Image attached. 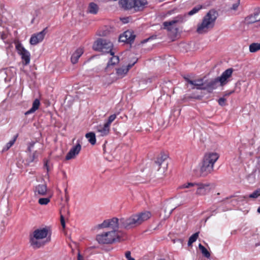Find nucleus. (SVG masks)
Returning <instances> with one entry per match:
<instances>
[{
  "label": "nucleus",
  "mask_w": 260,
  "mask_h": 260,
  "mask_svg": "<svg viewBox=\"0 0 260 260\" xmlns=\"http://www.w3.org/2000/svg\"><path fill=\"white\" fill-rule=\"evenodd\" d=\"M158 260H165V259H162V258H160V259H159Z\"/></svg>",
  "instance_id": "bf43d9fd"
},
{
  "label": "nucleus",
  "mask_w": 260,
  "mask_h": 260,
  "mask_svg": "<svg viewBox=\"0 0 260 260\" xmlns=\"http://www.w3.org/2000/svg\"><path fill=\"white\" fill-rule=\"evenodd\" d=\"M235 92V90L226 91L223 92V96H229Z\"/></svg>",
  "instance_id": "37998d69"
},
{
  "label": "nucleus",
  "mask_w": 260,
  "mask_h": 260,
  "mask_svg": "<svg viewBox=\"0 0 260 260\" xmlns=\"http://www.w3.org/2000/svg\"><path fill=\"white\" fill-rule=\"evenodd\" d=\"M149 39H150V38H148V39L144 40V42H145L147 41Z\"/></svg>",
  "instance_id": "4d7b16f0"
},
{
  "label": "nucleus",
  "mask_w": 260,
  "mask_h": 260,
  "mask_svg": "<svg viewBox=\"0 0 260 260\" xmlns=\"http://www.w3.org/2000/svg\"><path fill=\"white\" fill-rule=\"evenodd\" d=\"M96 240L100 244H110L119 242L120 237L115 231H111L98 235L96 237Z\"/></svg>",
  "instance_id": "6e6552de"
},
{
  "label": "nucleus",
  "mask_w": 260,
  "mask_h": 260,
  "mask_svg": "<svg viewBox=\"0 0 260 260\" xmlns=\"http://www.w3.org/2000/svg\"><path fill=\"white\" fill-rule=\"evenodd\" d=\"M100 36H106V34L105 32H103L102 34H100Z\"/></svg>",
  "instance_id": "603ef678"
},
{
  "label": "nucleus",
  "mask_w": 260,
  "mask_h": 260,
  "mask_svg": "<svg viewBox=\"0 0 260 260\" xmlns=\"http://www.w3.org/2000/svg\"><path fill=\"white\" fill-rule=\"evenodd\" d=\"M2 39H4V36H2Z\"/></svg>",
  "instance_id": "052dcab7"
},
{
  "label": "nucleus",
  "mask_w": 260,
  "mask_h": 260,
  "mask_svg": "<svg viewBox=\"0 0 260 260\" xmlns=\"http://www.w3.org/2000/svg\"><path fill=\"white\" fill-rule=\"evenodd\" d=\"M81 150V141L78 139L77 143L73 146L66 156V160L74 158L80 153Z\"/></svg>",
  "instance_id": "f8f14e48"
},
{
  "label": "nucleus",
  "mask_w": 260,
  "mask_h": 260,
  "mask_svg": "<svg viewBox=\"0 0 260 260\" xmlns=\"http://www.w3.org/2000/svg\"><path fill=\"white\" fill-rule=\"evenodd\" d=\"M128 69H125V67H122L116 70L117 75L120 78L123 77L128 72Z\"/></svg>",
  "instance_id": "393cba45"
},
{
  "label": "nucleus",
  "mask_w": 260,
  "mask_h": 260,
  "mask_svg": "<svg viewBox=\"0 0 260 260\" xmlns=\"http://www.w3.org/2000/svg\"><path fill=\"white\" fill-rule=\"evenodd\" d=\"M151 216V214L150 212L145 211L133 214L127 218H121L120 227L127 230L135 228L148 220Z\"/></svg>",
  "instance_id": "f03ea898"
},
{
  "label": "nucleus",
  "mask_w": 260,
  "mask_h": 260,
  "mask_svg": "<svg viewBox=\"0 0 260 260\" xmlns=\"http://www.w3.org/2000/svg\"><path fill=\"white\" fill-rule=\"evenodd\" d=\"M113 47V44L111 41L103 38L98 39L93 45V48L94 50L102 52L103 53H110L111 55H113L114 54L112 51Z\"/></svg>",
  "instance_id": "0eeeda50"
},
{
  "label": "nucleus",
  "mask_w": 260,
  "mask_h": 260,
  "mask_svg": "<svg viewBox=\"0 0 260 260\" xmlns=\"http://www.w3.org/2000/svg\"><path fill=\"white\" fill-rule=\"evenodd\" d=\"M110 125L105 123L104 125L97 126V131L101 134V136H105L108 135L110 131Z\"/></svg>",
  "instance_id": "6ab92c4d"
},
{
  "label": "nucleus",
  "mask_w": 260,
  "mask_h": 260,
  "mask_svg": "<svg viewBox=\"0 0 260 260\" xmlns=\"http://www.w3.org/2000/svg\"><path fill=\"white\" fill-rule=\"evenodd\" d=\"M199 232H197L193 235H192L189 238L188 241V246H190L192 245V244L194 242L198 239L199 237Z\"/></svg>",
  "instance_id": "c756f323"
},
{
  "label": "nucleus",
  "mask_w": 260,
  "mask_h": 260,
  "mask_svg": "<svg viewBox=\"0 0 260 260\" xmlns=\"http://www.w3.org/2000/svg\"><path fill=\"white\" fill-rule=\"evenodd\" d=\"M51 198V195L47 198H40L38 201V203L41 205H46L50 202Z\"/></svg>",
  "instance_id": "2f4dec72"
},
{
  "label": "nucleus",
  "mask_w": 260,
  "mask_h": 260,
  "mask_svg": "<svg viewBox=\"0 0 260 260\" xmlns=\"http://www.w3.org/2000/svg\"><path fill=\"white\" fill-rule=\"evenodd\" d=\"M112 57L110 58V59L109 60L107 67L108 68L110 66H113L115 65L119 62V57L117 56H115L114 54L113 55H112Z\"/></svg>",
  "instance_id": "a878e982"
},
{
  "label": "nucleus",
  "mask_w": 260,
  "mask_h": 260,
  "mask_svg": "<svg viewBox=\"0 0 260 260\" xmlns=\"http://www.w3.org/2000/svg\"><path fill=\"white\" fill-rule=\"evenodd\" d=\"M51 231L48 226L35 230L32 236H30L29 243L34 249L43 247L51 240Z\"/></svg>",
  "instance_id": "f257e3e1"
},
{
  "label": "nucleus",
  "mask_w": 260,
  "mask_h": 260,
  "mask_svg": "<svg viewBox=\"0 0 260 260\" xmlns=\"http://www.w3.org/2000/svg\"><path fill=\"white\" fill-rule=\"evenodd\" d=\"M120 6L125 10L133 9L134 11H142L147 4V0H120Z\"/></svg>",
  "instance_id": "39448f33"
},
{
  "label": "nucleus",
  "mask_w": 260,
  "mask_h": 260,
  "mask_svg": "<svg viewBox=\"0 0 260 260\" xmlns=\"http://www.w3.org/2000/svg\"><path fill=\"white\" fill-rule=\"evenodd\" d=\"M131 252L129 251H127L125 253V256L126 257L127 259H129V258H134L133 257H132L131 256Z\"/></svg>",
  "instance_id": "c03bdc74"
},
{
  "label": "nucleus",
  "mask_w": 260,
  "mask_h": 260,
  "mask_svg": "<svg viewBox=\"0 0 260 260\" xmlns=\"http://www.w3.org/2000/svg\"><path fill=\"white\" fill-rule=\"evenodd\" d=\"M136 36L134 32L131 30H126L119 37V41L124 42L127 44H132L135 39Z\"/></svg>",
  "instance_id": "4468645a"
},
{
  "label": "nucleus",
  "mask_w": 260,
  "mask_h": 260,
  "mask_svg": "<svg viewBox=\"0 0 260 260\" xmlns=\"http://www.w3.org/2000/svg\"><path fill=\"white\" fill-rule=\"evenodd\" d=\"M193 81H194L196 83H198V84H201L202 86H205V78L196 79L194 80Z\"/></svg>",
  "instance_id": "e433bc0d"
},
{
  "label": "nucleus",
  "mask_w": 260,
  "mask_h": 260,
  "mask_svg": "<svg viewBox=\"0 0 260 260\" xmlns=\"http://www.w3.org/2000/svg\"><path fill=\"white\" fill-rule=\"evenodd\" d=\"M257 211L258 213H260V207L258 208Z\"/></svg>",
  "instance_id": "864d4df0"
},
{
  "label": "nucleus",
  "mask_w": 260,
  "mask_h": 260,
  "mask_svg": "<svg viewBox=\"0 0 260 260\" xmlns=\"http://www.w3.org/2000/svg\"><path fill=\"white\" fill-rule=\"evenodd\" d=\"M78 260H83V258L82 256L81 255V254H80V253H78Z\"/></svg>",
  "instance_id": "8fccbe9b"
},
{
  "label": "nucleus",
  "mask_w": 260,
  "mask_h": 260,
  "mask_svg": "<svg viewBox=\"0 0 260 260\" xmlns=\"http://www.w3.org/2000/svg\"><path fill=\"white\" fill-rule=\"evenodd\" d=\"M219 157V154L216 152H210L204 155L200 168L202 176H206L213 171L214 165Z\"/></svg>",
  "instance_id": "20e7f679"
},
{
  "label": "nucleus",
  "mask_w": 260,
  "mask_h": 260,
  "mask_svg": "<svg viewBox=\"0 0 260 260\" xmlns=\"http://www.w3.org/2000/svg\"><path fill=\"white\" fill-rule=\"evenodd\" d=\"M66 209L64 208L63 209H62L61 211H60V222H61V226L63 228H64L65 226H66V223H65V220H64V216L62 214V212L63 210H65Z\"/></svg>",
  "instance_id": "4c0bfd02"
},
{
  "label": "nucleus",
  "mask_w": 260,
  "mask_h": 260,
  "mask_svg": "<svg viewBox=\"0 0 260 260\" xmlns=\"http://www.w3.org/2000/svg\"><path fill=\"white\" fill-rule=\"evenodd\" d=\"M233 71L232 68L228 69L222 73L220 76L216 77L220 86H223L228 83L229 78L232 75Z\"/></svg>",
  "instance_id": "ddd939ff"
},
{
  "label": "nucleus",
  "mask_w": 260,
  "mask_h": 260,
  "mask_svg": "<svg viewBox=\"0 0 260 260\" xmlns=\"http://www.w3.org/2000/svg\"><path fill=\"white\" fill-rule=\"evenodd\" d=\"M127 260H135V258H129V259Z\"/></svg>",
  "instance_id": "6e6d98bb"
},
{
  "label": "nucleus",
  "mask_w": 260,
  "mask_h": 260,
  "mask_svg": "<svg viewBox=\"0 0 260 260\" xmlns=\"http://www.w3.org/2000/svg\"><path fill=\"white\" fill-rule=\"evenodd\" d=\"M168 156L167 154H161L160 156H159L154 161L153 167L157 170H159L161 165H165L166 166H167V164L165 163V161L168 158Z\"/></svg>",
  "instance_id": "f3484780"
},
{
  "label": "nucleus",
  "mask_w": 260,
  "mask_h": 260,
  "mask_svg": "<svg viewBox=\"0 0 260 260\" xmlns=\"http://www.w3.org/2000/svg\"><path fill=\"white\" fill-rule=\"evenodd\" d=\"M245 21L248 24H252L257 22L255 19V17H253V14L246 17L245 18Z\"/></svg>",
  "instance_id": "473e14b6"
},
{
  "label": "nucleus",
  "mask_w": 260,
  "mask_h": 260,
  "mask_svg": "<svg viewBox=\"0 0 260 260\" xmlns=\"http://www.w3.org/2000/svg\"><path fill=\"white\" fill-rule=\"evenodd\" d=\"M219 84L217 78L205 80V90H207L209 93H212L218 87Z\"/></svg>",
  "instance_id": "2eb2a0df"
},
{
  "label": "nucleus",
  "mask_w": 260,
  "mask_h": 260,
  "mask_svg": "<svg viewBox=\"0 0 260 260\" xmlns=\"http://www.w3.org/2000/svg\"><path fill=\"white\" fill-rule=\"evenodd\" d=\"M38 153L36 151L31 155H30L29 157L26 160L27 165H29L30 163L36 161L38 158Z\"/></svg>",
  "instance_id": "bb28decb"
},
{
  "label": "nucleus",
  "mask_w": 260,
  "mask_h": 260,
  "mask_svg": "<svg viewBox=\"0 0 260 260\" xmlns=\"http://www.w3.org/2000/svg\"><path fill=\"white\" fill-rule=\"evenodd\" d=\"M2 39H4V36H2Z\"/></svg>",
  "instance_id": "680f3d73"
},
{
  "label": "nucleus",
  "mask_w": 260,
  "mask_h": 260,
  "mask_svg": "<svg viewBox=\"0 0 260 260\" xmlns=\"http://www.w3.org/2000/svg\"><path fill=\"white\" fill-rule=\"evenodd\" d=\"M184 79L188 83H189V81H192V80H190L187 77H184Z\"/></svg>",
  "instance_id": "3c124183"
},
{
  "label": "nucleus",
  "mask_w": 260,
  "mask_h": 260,
  "mask_svg": "<svg viewBox=\"0 0 260 260\" xmlns=\"http://www.w3.org/2000/svg\"><path fill=\"white\" fill-rule=\"evenodd\" d=\"M35 143H36L35 142H31L28 144L27 151L29 152L31 151V149L34 147Z\"/></svg>",
  "instance_id": "a19ab883"
},
{
  "label": "nucleus",
  "mask_w": 260,
  "mask_h": 260,
  "mask_svg": "<svg viewBox=\"0 0 260 260\" xmlns=\"http://www.w3.org/2000/svg\"><path fill=\"white\" fill-rule=\"evenodd\" d=\"M202 8L203 6L202 5H198L194 7L191 11L188 12L187 15L189 16L193 15L194 14L198 13Z\"/></svg>",
  "instance_id": "7c9ffc66"
},
{
  "label": "nucleus",
  "mask_w": 260,
  "mask_h": 260,
  "mask_svg": "<svg viewBox=\"0 0 260 260\" xmlns=\"http://www.w3.org/2000/svg\"><path fill=\"white\" fill-rule=\"evenodd\" d=\"M194 187L196 189V194L204 196L210 191V184L209 183H203L201 182H187L178 187L179 189Z\"/></svg>",
  "instance_id": "423d86ee"
},
{
  "label": "nucleus",
  "mask_w": 260,
  "mask_h": 260,
  "mask_svg": "<svg viewBox=\"0 0 260 260\" xmlns=\"http://www.w3.org/2000/svg\"><path fill=\"white\" fill-rule=\"evenodd\" d=\"M40 102L39 99H36L33 102L32 107L25 113V115L34 113L39 108Z\"/></svg>",
  "instance_id": "412c9836"
},
{
  "label": "nucleus",
  "mask_w": 260,
  "mask_h": 260,
  "mask_svg": "<svg viewBox=\"0 0 260 260\" xmlns=\"http://www.w3.org/2000/svg\"><path fill=\"white\" fill-rule=\"evenodd\" d=\"M128 19L129 18L128 17L123 18L121 20L124 23H126L128 22Z\"/></svg>",
  "instance_id": "de8ad7c7"
},
{
  "label": "nucleus",
  "mask_w": 260,
  "mask_h": 260,
  "mask_svg": "<svg viewBox=\"0 0 260 260\" xmlns=\"http://www.w3.org/2000/svg\"><path fill=\"white\" fill-rule=\"evenodd\" d=\"M117 117V115L116 114H114L111 115L109 117L107 121L106 122L110 126L111 123L116 119Z\"/></svg>",
  "instance_id": "c9c22d12"
},
{
  "label": "nucleus",
  "mask_w": 260,
  "mask_h": 260,
  "mask_svg": "<svg viewBox=\"0 0 260 260\" xmlns=\"http://www.w3.org/2000/svg\"><path fill=\"white\" fill-rule=\"evenodd\" d=\"M67 214H69V210H68V209H67Z\"/></svg>",
  "instance_id": "13d9d810"
},
{
  "label": "nucleus",
  "mask_w": 260,
  "mask_h": 260,
  "mask_svg": "<svg viewBox=\"0 0 260 260\" xmlns=\"http://www.w3.org/2000/svg\"><path fill=\"white\" fill-rule=\"evenodd\" d=\"M99 10V7L96 4L93 2L89 4L87 10L88 13L95 15L98 13Z\"/></svg>",
  "instance_id": "4be33fe9"
},
{
  "label": "nucleus",
  "mask_w": 260,
  "mask_h": 260,
  "mask_svg": "<svg viewBox=\"0 0 260 260\" xmlns=\"http://www.w3.org/2000/svg\"><path fill=\"white\" fill-rule=\"evenodd\" d=\"M47 28L46 27L41 31L32 35L29 40L30 44L32 45H35L42 42L46 34Z\"/></svg>",
  "instance_id": "dca6fc26"
},
{
  "label": "nucleus",
  "mask_w": 260,
  "mask_h": 260,
  "mask_svg": "<svg viewBox=\"0 0 260 260\" xmlns=\"http://www.w3.org/2000/svg\"><path fill=\"white\" fill-rule=\"evenodd\" d=\"M259 196H260V189H257L254 191L252 193H251L249 196L240 197L239 199H240L241 201H242L244 199H247L248 198L256 199L258 198Z\"/></svg>",
  "instance_id": "5701e85b"
},
{
  "label": "nucleus",
  "mask_w": 260,
  "mask_h": 260,
  "mask_svg": "<svg viewBox=\"0 0 260 260\" xmlns=\"http://www.w3.org/2000/svg\"><path fill=\"white\" fill-rule=\"evenodd\" d=\"M175 209V208L172 209L171 210L170 214H171V213H172V212L173 211V210H174Z\"/></svg>",
  "instance_id": "5fc2aeb1"
},
{
  "label": "nucleus",
  "mask_w": 260,
  "mask_h": 260,
  "mask_svg": "<svg viewBox=\"0 0 260 260\" xmlns=\"http://www.w3.org/2000/svg\"><path fill=\"white\" fill-rule=\"evenodd\" d=\"M136 63V61H134L132 64H128L126 67H125V69H128V70Z\"/></svg>",
  "instance_id": "49530a36"
},
{
  "label": "nucleus",
  "mask_w": 260,
  "mask_h": 260,
  "mask_svg": "<svg viewBox=\"0 0 260 260\" xmlns=\"http://www.w3.org/2000/svg\"><path fill=\"white\" fill-rule=\"evenodd\" d=\"M15 47L18 53L21 56V58L23 61V65H28L29 63L30 60V54L29 52L26 50L23 45L20 43H17Z\"/></svg>",
  "instance_id": "9d476101"
},
{
  "label": "nucleus",
  "mask_w": 260,
  "mask_h": 260,
  "mask_svg": "<svg viewBox=\"0 0 260 260\" xmlns=\"http://www.w3.org/2000/svg\"><path fill=\"white\" fill-rule=\"evenodd\" d=\"M218 13L216 11L210 10L203 17L202 22L198 24L197 32L199 34H203L213 28Z\"/></svg>",
  "instance_id": "7ed1b4c3"
},
{
  "label": "nucleus",
  "mask_w": 260,
  "mask_h": 260,
  "mask_svg": "<svg viewBox=\"0 0 260 260\" xmlns=\"http://www.w3.org/2000/svg\"><path fill=\"white\" fill-rule=\"evenodd\" d=\"M189 84L193 86V87H192V89L196 88L199 90H205V86H202L201 84L196 83L193 81H189Z\"/></svg>",
  "instance_id": "72a5a7b5"
},
{
  "label": "nucleus",
  "mask_w": 260,
  "mask_h": 260,
  "mask_svg": "<svg viewBox=\"0 0 260 260\" xmlns=\"http://www.w3.org/2000/svg\"><path fill=\"white\" fill-rule=\"evenodd\" d=\"M85 137L88 139V142L91 145H94L96 143V138L95 134L93 132L87 133L85 135Z\"/></svg>",
  "instance_id": "b1692460"
},
{
  "label": "nucleus",
  "mask_w": 260,
  "mask_h": 260,
  "mask_svg": "<svg viewBox=\"0 0 260 260\" xmlns=\"http://www.w3.org/2000/svg\"><path fill=\"white\" fill-rule=\"evenodd\" d=\"M120 226V219L116 217L105 220L102 223L98 225V228L103 229L110 228L112 231H115L116 233Z\"/></svg>",
  "instance_id": "1a4fd4ad"
},
{
  "label": "nucleus",
  "mask_w": 260,
  "mask_h": 260,
  "mask_svg": "<svg viewBox=\"0 0 260 260\" xmlns=\"http://www.w3.org/2000/svg\"><path fill=\"white\" fill-rule=\"evenodd\" d=\"M239 4H240V0H238L236 3L232 5V9H233L234 10H236L238 9V8L239 6Z\"/></svg>",
  "instance_id": "79ce46f5"
},
{
  "label": "nucleus",
  "mask_w": 260,
  "mask_h": 260,
  "mask_svg": "<svg viewBox=\"0 0 260 260\" xmlns=\"http://www.w3.org/2000/svg\"><path fill=\"white\" fill-rule=\"evenodd\" d=\"M65 192H66V201L67 202H68L69 200V197L68 195H67V189H65Z\"/></svg>",
  "instance_id": "09e8293b"
},
{
  "label": "nucleus",
  "mask_w": 260,
  "mask_h": 260,
  "mask_svg": "<svg viewBox=\"0 0 260 260\" xmlns=\"http://www.w3.org/2000/svg\"><path fill=\"white\" fill-rule=\"evenodd\" d=\"M83 49L82 48H78L75 52L72 54L71 60V62L73 64L76 63L79 58L80 57V56L83 54Z\"/></svg>",
  "instance_id": "aec40b11"
},
{
  "label": "nucleus",
  "mask_w": 260,
  "mask_h": 260,
  "mask_svg": "<svg viewBox=\"0 0 260 260\" xmlns=\"http://www.w3.org/2000/svg\"><path fill=\"white\" fill-rule=\"evenodd\" d=\"M35 193L40 196H45L47 194L48 189L46 184H39L35 187Z\"/></svg>",
  "instance_id": "a211bd4d"
},
{
  "label": "nucleus",
  "mask_w": 260,
  "mask_h": 260,
  "mask_svg": "<svg viewBox=\"0 0 260 260\" xmlns=\"http://www.w3.org/2000/svg\"><path fill=\"white\" fill-rule=\"evenodd\" d=\"M187 15H179L174 19L169 21H165L163 22L164 28L167 29L169 31H171L173 29V25L176 23H182L186 20Z\"/></svg>",
  "instance_id": "9b49d317"
},
{
  "label": "nucleus",
  "mask_w": 260,
  "mask_h": 260,
  "mask_svg": "<svg viewBox=\"0 0 260 260\" xmlns=\"http://www.w3.org/2000/svg\"><path fill=\"white\" fill-rule=\"evenodd\" d=\"M44 167L46 169L47 172V174H48V172L49 171V166L48 165V160H45L44 161Z\"/></svg>",
  "instance_id": "a18cd8bd"
},
{
  "label": "nucleus",
  "mask_w": 260,
  "mask_h": 260,
  "mask_svg": "<svg viewBox=\"0 0 260 260\" xmlns=\"http://www.w3.org/2000/svg\"><path fill=\"white\" fill-rule=\"evenodd\" d=\"M199 249L201 250L203 255L207 257V258H209L210 257V252L208 251V250L204 246H203L201 244H199Z\"/></svg>",
  "instance_id": "c85d7f7f"
},
{
  "label": "nucleus",
  "mask_w": 260,
  "mask_h": 260,
  "mask_svg": "<svg viewBox=\"0 0 260 260\" xmlns=\"http://www.w3.org/2000/svg\"><path fill=\"white\" fill-rule=\"evenodd\" d=\"M260 50V43H253L249 46V51L250 52H255Z\"/></svg>",
  "instance_id": "cd10ccee"
},
{
  "label": "nucleus",
  "mask_w": 260,
  "mask_h": 260,
  "mask_svg": "<svg viewBox=\"0 0 260 260\" xmlns=\"http://www.w3.org/2000/svg\"><path fill=\"white\" fill-rule=\"evenodd\" d=\"M17 137V136H16L13 139L10 140L8 143H7L6 145L5 148L4 150H8L10 147L12 146V145L14 144L16 138Z\"/></svg>",
  "instance_id": "f704fd0d"
},
{
  "label": "nucleus",
  "mask_w": 260,
  "mask_h": 260,
  "mask_svg": "<svg viewBox=\"0 0 260 260\" xmlns=\"http://www.w3.org/2000/svg\"><path fill=\"white\" fill-rule=\"evenodd\" d=\"M226 99L224 97L220 98L218 100V104L221 106L225 105Z\"/></svg>",
  "instance_id": "ea45409f"
},
{
  "label": "nucleus",
  "mask_w": 260,
  "mask_h": 260,
  "mask_svg": "<svg viewBox=\"0 0 260 260\" xmlns=\"http://www.w3.org/2000/svg\"><path fill=\"white\" fill-rule=\"evenodd\" d=\"M253 17H255L256 22H260V10H258L253 13Z\"/></svg>",
  "instance_id": "58836bf2"
}]
</instances>
